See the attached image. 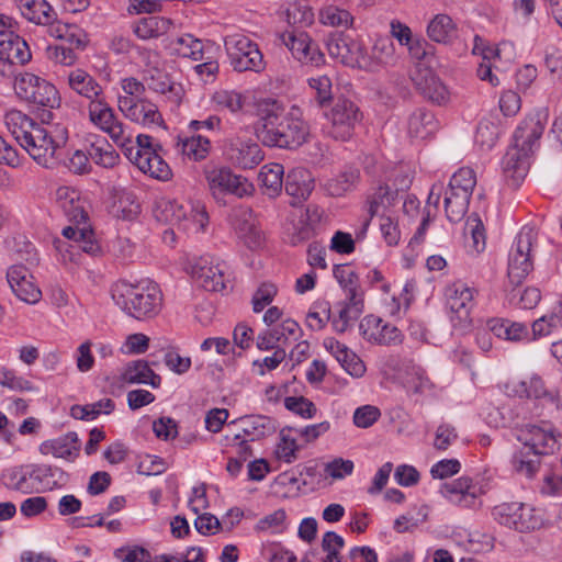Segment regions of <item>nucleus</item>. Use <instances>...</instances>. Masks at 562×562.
I'll list each match as a JSON object with an SVG mask.
<instances>
[{"label": "nucleus", "instance_id": "1", "mask_svg": "<svg viewBox=\"0 0 562 562\" xmlns=\"http://www.w3.org/2000/svg\"><path fill=\"white\" fill-rule=\"evenodd\" d=\"M56 202L72 224L61 231L66 240H54V247L64 260L76 261L80 250L91 256L99 255L101 246L94 232L87 224V201L80 196V192L70 187H59L56 190Z\"/></svg>", "mask_w": 562, "mask_h": 562}, {"label": "nucleus", "instance_id": "2", "mask_svg": "<svg viewBox=\"0 0 562 562\" xmlns=\"http://www.w3.org/2000/svg\"><path fill=\"white\" fill-rule=\"evenodd\" d=\"M4 122L11 135L38 165L46 168L55 165L57 151L68 139L66 127L43 125L18 110L7 112Z\"/></svg>", "mask_w": 562, "mask_h": 562}, {"label": "nucleus", "instance_id": "3", "mask_svg": "<svg viewBox=\"0 0 562 562\" xmlns=\"http://www.w3.org/2000/svg\"><path fill=\"white\" fill-rule=\"evenodd\" d=\"M258 115L260 126L257 136L263 145L295 149L307 140L310 127L299 106L293 105L285 111L278 100L266 99L258 103Z\"/></svg>", "mask_w": 562, "mask_h": 562}, {"label": "nucleus", "instance_id": "4", "mask_svg": "<svg viewBox=\"0 0 562 562\" xmlns=\"http://www.w3.org/2000/svg\"><path fill=\"white\" fill-rule=\"evenodd\" d=\"M116 304L136 319L155 317L162 306V293L157 283H123L113 294Z\"/></svg>", "mask_w": 562, "mask_h": 562}, {"label": "nucleus", "instance_id": "5", "mask_svg": "<svg viewBox=\"0 0 562 562\" xmlns=\"http://www.w3.org/2000/svg\"><path fill=\"white\" fill-rule=\"evenodd\" d=\"M492 517L501 526L518 532L540 529L543 518L539 510L521 502L502 503L492 508Z\"/></svg>", "mask_w": 562, "mask_h": 562}, {"label": "nucleus", "instance_id": "6", "mask_svg": "<svg viewBox=\"0 0 562 562\" xmlns=\"http://www.w3.org/2000/svg\"><path fill=\"white\" fill-rule=\"evenodd\" d=\"M325 117L326 134L336 140L346 142L353 136L356 125L362 120V112L352 100L338 97Z\"/></svg>", "mask_w": 562, "mask_h": 562}, {"label": "nucleus", "instance_id": "7", "mask_svg": "<svg viewBox=\"0 0 562 562\" xmlns=\"http://www.w3.org/2000/svg\"><path fill=\"white\" fill-rule=\"evenodd\" d=\"M231 65L236 71H256L265 68L263 56L258 45L243 34L228 35L224 40Z\"/></svg>", "mask_w": 562, "mask_h": 562}, {"label": "nucleus", "instance_id": "8", "mask_svg": "<svg viewBox=\"0 0 562 562\" xmlns=\"http://www.w3.org/2000/svg\"><path fill=\"white\" fill-rule=\"evenodd\" d=\"M14 90L20 99L38 106L54 109L60 104L56 87L31 72H25L15 80Z\"/></svg>", "mask_w": 562, "mask_h": 562}, {"label": "nucleus", "instance_id": "9", "mask_svg": "<svg viewBox=\"0 0 562 562\" xmlns=\"http://www.w3.org/2000/svg\"><path fill=\"white\" fill-rule=\"evenodd\" d=\"M536 240L533 228L525 226L518 233L514 246L508 256V281L513 285H519L532 270L531 249Z\"/></svg>", "mask_w": 562, "mask_h": 562}, {"label": "nucleus", "instance_id": "10", "mask_svg": "<svg viewBox=\"0 0 562 562\" xmlns=\"http://www.w3.org/2000/svg\"><path fill=\"white\" fill-rule=\"evenodd\" d=\"M206 180L212 195L220 201L225 194L237 198L251 195L255 188L245 177L233 173L228 168L206 171Z\"/></svg>", "mask_w": 562, "mask_h": 562}, {"label": "nucleus", "instance_id": "11", "mask_svg": "<svg viewBox=\"0 0 562 562\" xmlns=\"http://www.w3.org/2000/svg\"><path fill=\"white\" fill-rule=\"evenodd\" d=\"M279 40L300 63L316 67L325 63L324 54L306 32L285 31L279 34Z\"/></svg>", "mask_w": 562, "mask_h": 562}, {"label": "nucleus", "instance_id": "12", "mask_svg": "<svg viewBox=\"0 0 562 562\" xmlns=\"http://www.w3.org/2000/svg\"><path fill=\"white\" fill-rule=\"evenodd\" d=\"M484 493L483 486L474 483L469 476H461L440 487V494L449 503L462 508L480 507V496Z\"/></svg>", "mask_w": 562, "mask_h": 562}, {"label": "nucleus", "instance_id": "13", "mask_svg": "<svg viewBox=\"0 0 562 562\" xmlns=\"http://www.w3.org/2000/svg\"><path fill=\"white\" fill-rule=\"evenodd\" d=\"M32 54L25 40L12 30L0 31V74L5 75L12 65H24Z\"/></svg>", "mask_w": 562, "mask_h": 562}, {"label": "nucleus", "instance_id": "14", "mask_svg": "<svg viewBox=\"0 0 562 562\" xmlns=\"http://www.w3.org/2000/svg\"><path fill=\"white\" fill-rule=\"evenodd\" d=\"M88 112L90 121L95 126L106 133L117 146L123 145L127 126L116 117L104 97L101 100L89 102Z\"/></svg>", "mask_w": 562, "mask_h": 562}, {"label": "nucleus", "instance_id": "15", "mask_svg": "<svg viewBox=\"0 0 562 562\" xmlns=\"http://www.w3.org/2000/svg\"><path fill=\"white\" fill-rule=\"evenodd\" d=\"M518 439L522 443V448L532 452L533 456H548L558 448L554 429L547 423L526 426Z\"/></svg>", "mask_w": 562, "mask_h": 562}, {"label": "nucleus", "instance_id": "16", "mask_svg": "<svg viewBox=\"0 0 562 562\" xmlns=\"http://www.w3.org/2000/svg\"><path fill=\"white\" fill-rule=\"evenodd\" d=\"M232 224L244 245L249 249H258L263 244V234L257 225L251 207L238 205L233 209Z\"/></svg>", "mask_w": 562, "mask_h": 562}, {"label": "nucleus", "instance_id": "17", "mask_svg": "<svg viewBox=\"0 0 562 562\" xmlns=\"http://www.w3.org/2000/svg\"><path fill=\"white\" fill-rule=\"evenodd\" d=\"M547 121V109H540L528 114L517 126L513 144L522 147V150L533 153L538 140L544 132Z\"/></svg>", "mask_w": 562, "mask_h": 562}, {"label": "nucleus", "instance_id": "18", "mask_svg": "<svg viewBox=\"0 0 562 562\" xmlns=\"http://www.w3.org/2000/svg\"><path fill=\"white\" fill-rule=\"evenodd\" d=\"M194 282L211 292H218L225 289L224 269L213 257L202 256L198 258L190 269Z\"/></svg>", "mask_w": 562, "mask_h": 562}, {"label": "nucleus", "instance_id": "19", "mask_svg": "<svg viewBox=\"0 0 562 562\" xmlns=\"http://www.w3.org/2000/svg\"><path fill=\"white\" fill-rule=\"evenodd\" d=\"M117 106L125 117L144 126L161 125L164 122L158 108L144 99L119 97Z\"/></svg>", "mask_w": 562, "mask_h": 562}, {"label": "nucleus", "instance_id": "20", "mask_svg": "<svg viewBox=\"0 0 562 562\" xmlns=\"http://www.w3.org/2000/svg\"><path fill=\"white\" fill-rule=\"evenodd\" d=\"M445 296L451 313L462 322L468 321L474 305V289L462 281H457L446 288Z\"/></svg>", "mask_w": 562, "mask_h": 562}, {"label": "nucleus", "instance_id": "21", "mask_svg": "<svg viewBox=\"0 0 562 562\" xmlns=\"http://www.w3.org/2000/svg\"><path fill=\"white\" fill-rule=\"evenodd\" d=\"M40 452L72 462L80 452L78 435L75 431H69L57 438L45 440L40 445Z\"/></svg>", "mask_w": 562, "mask_h": 562}, {"label": "nucleus", "instance_id": "22", "mask_svg": "<svg viewBox=\"0 0 562 562\" xmlns=\"http://www.w3.org/2000/svg\"><path fill=\"white\" fill-rule=\"evenodd\" d=\"M226 153L229 159L243 169H251L262 160V153L259 145L251 139H232L227 146Z\"/></svg>", "mask_w": 562, "mask_h": 562}, {"label": "nucleus", "instance_id": "23", "mask_svg": "<svg viewBox=\"0 0 562 562\" xmlns=\"http://www.w3.org/2000/svg\"><path fill=\"white\" fill-rule=\"evenodd\" d=\"M288 195L293 198L292 205L304 202L314 190V178L310 170L303 167L291 169L284 180Z\"/></svg>", "mask_w": 562, "mask_h": 562}, {"label": "nucleus", "instance_id": "24", "mask_svg": "<svg viewBox=\"0 0 562 562\" xmlns=\"http://www.w3.org/2000/svg\"><path fill=\"white\" fill-rule=\"evenodd\" d=\"M326 47L330 57L345 65L358 61L361 55L360 45L342 33H330L326 38Z\"/></svg>", "mask_w": 562, "mask_h": 562}, {"label": "nucleus", "instance_id": "25", "mask_svg": "<svg viewBox=\"0 0 562 562\" xmlns=\"http://www.w3.org/2000/svg\"><path fill=\"white\" fill-rule=\"evenodd\" d=\"M68 86L74 92L90 102L101 100L104 97L101 85L89 72L80 68L69 71Z\"/></svg>", "mask_w": 562, "mask_h": 562}, {"label": "nucleus", "instance_id": "26", "mask_svg": "<svg viewBox=\"0 0 562 562\" xmlns=\"http://www.w3.org/2000/svg\"><path fill=\"white\" fill-rule=\"evenodd\" d=\"M413 80L417 90L429 101L436 104H443L449 100L447 87L430 70L419 71Z\"/></svg>", "mask_w": 562, "mask_h": 562}, {"label": "nucleus", "instance_id": "27", "mask_svg": "<svg viewBox=\"0 0 562 562\" xmlns=\"http://www.w3.org/2000/svg\"><path fill=\"white\" fill-rule=\"evenodd\" d=\"M19 10L23 18L37 25L53 26L57 13L46 0H20Z\"/></svg>", "mask_w": 562, "mask_h": 562}, {"label": "nucleus", "instance_id": "28", "mask_svg": "<svg viewBox=\"0 0 562 562\" xmlns=\"http://www.w3.org/2000/svg\"><path fill=\"white\" fill-rule=\"evenodd\" d=\"M531 151L522 150V147L513 144L503 157L502 166L506 177L518 183L525 178L529 168Z\"/></svg>", "mask_w": 562, "mask_h": 562}, {"label": "nucleus", "instance_id": "29", "mask_svg": "<svg viewBox=\"0 0 562 562\" xmlns=\"http://www.w3.org/2000/svg\"><path fill=\"white\" fill-rule=\"evenodd\" d=\"M240 423L244 437L250 441L259 440L276 431V423L271 417L263 415L245 416L233 420L232 424Z\"/></svg>", "mask_w": 562, "mask_h": 562}, {"label": "nucleus", "instance_id": "30", "mask_svg": "<svg viewBox=\"0 0 562 562\" xmlns=\"http://www.w3.org/2000/svg\"><path fill=\"white\" fill-rule=\"evenodd\" d=\"M121 379L127 384H149L153 387H158L161 383L160 375L156 374L145 360L127 363Z\"/></svg>", "mask_w": 562, "mask_h": 562}, {"label": "nucleus", "instance_id": "31", "mask_svg": "<svg viewBox=\"0 0 562 562\" xmlns=\"http://www.w3.org/2000/svg\"><path fill=\"white\" fill-rule=\"evenodd\" d=\"M145 82L148 89L166 94L175 103H179L182 97V87L172 81L168 74L159 70L151 69L148 71V76L145 77Z\"/></svg>", "mask_w": 562, "mask_h": 562}, {"label": "nucleus", "instance_id": "32", "mask_svg": "<svg viewBox=\"0 0 562 562\" xmlns=\"http://www.w3.org/2000/svg\"><path fill=\"white\" fill-rule=\"evenodd\" d=\"M125 157L133 164L143 157V154H149L155 150H162L160 144H154L149 135L138 134L133 139V135L126 131L123 145H119Z\"/></svg>", "mask_w": 562, "mask_h": 562}, {"label": "nucleus", "instance_id": "33", "mask_svg": "<svg viewBox=\"0 0 562 562\" xmlns=\"http://www.w3.org/2000/svg\"><path fill=\"white\" fill-rule=\"evenodd\" d=\"M162 150L150 151L143 154V157L133 162L142 172L149 175L151 178L168 181L172 177V171L169 165L161 156Z\"/></svg>", "mask_w": 562, "mask_h": 562}, {"label": "nucleus", "instance_id": "34", "mask_svg": "<svg viewBox=\"0 0 562 562\" xmlns=\"http://www.w3.org/2000/svg\"><path fill=\"white\" fill-rule=\"evenodd\" d=\"M284 168L281 164L271 162L263 165L259 172L262 193L271 199L277 198L283 188Z\"/></svg>", "mask_w": 562, "mask_h": 562}, {"label": "nucleus", "instance_id": "35", "mask_svg": "<svg viewBox=\"0 0 562 562\" xmlns=\"http://www.w3.org/2000/svg\"><path fill=\"white\" fill-rule=\"evenodd\" d=\"M488 328L498 338L509 341L532 340L528 327L522 323L510 322L504 318H493L488 323Z\"/></svg>", "mask_w": 562, "mask_h": 562}, {"label": "nucleus", "instance_id": "36", "mask_svg": "<svg viewBox=\"0 0 562 562\" xmlns=\"http://www.w3.org/2000/svg\"><path fill=\"white\" fill-rule=\"evenodd\" d=\"M112 198L111 213L115 217L131 221L140 212V206L133 192L115 189Z\"/></svg>", "mask_w": 562, "mask_h": 562}, {"label": "nucleus", "instance_id": "37", "mask_svg": "<svg viewBox=\"0 0 562 562\" xmlns=\"http://www.w3.org/2000/svg\"><path fill=\"white\" fill-rule=\"evenodd\" d=\"M427 35L434 42L448 44L457 37V25L448 14H437L427 25Z\"/></svg>", "mask_w": 562, "mask_h": 562}, {"label": "nucleus", "instance_id": "38", "mask_svg": "<svg viewBox=\"0 0 562 562\" xmlns=\"http://www.w3.org/2000/svg\"><path fill=\"white\" fill-rule=\"evenodd\" d=\"M472 195L462 192V190L450 189L448 186L445 192V211L450 222H460L468 212L470 199Z\"/></svg>", "mask_w": 562, "mask_h": 562}, {"label": "nucleus", "instance_id": "39", "mask_svg": "<svg viewBox=\"0 0 562 562\" xmlns=\"http://www.w3.org/2000/svg\"><path fill=\"white\" fill-rule=\"evenodd\" d=\"M171 26L169 19L149 15L139 19L134 25V33L140 40L157 38L166 34Z\"/></svg>", "mask_w": 562, "mask_h": 562}, {"label": "nucleus", "instance_id": "40", "mask_svg": "<svg viewBox=\"0 0 562 562\" xmlns=\"http://www.w3.org/2000/svg\"><path fill=\"white\" fill-rule=\"evenodd\" d=\"M333 273L339 285L344 289L346 300H363L359 277L349 265H336Z\"/></svg>", "mask_w": 562, "mask_h": 562}, {"label": "nucleus", "instance_id": "41", "mask_svg": "<svg viewBox=\"0 0 562 562\" xmlns=\"http://www.w3.org/2000/svg\"><path fill=\"white\" fill-rule=\"evenodd\" d=\"M437 130V121L434 113L425 109H418L412 113L408 120V133L415 138H427Z\"/></svg>", "mask_w": 562, "mask_h": 562}, {"label": "nucleus", "instance_id": "42", "mask_svg": "<svg viewBox=\"0 0 562 562\" xmlns=\"http://www.w3.org/2000/svg\"><path fill=\"white\" fill-rule=\"evenodd\" d=\"M169 49L171 54L179 57L193 60H201L203 58V43L191 34H183L172 38L169 43Z\"/></svg>", "mask_w": 562, "mask_h": 562}, {"label": "nucleus", "instance_id": "43", "mask_svg": "<svg viewBox=\"0 0 562 562\" xmlns=\"http://www.w3.org/2000/svg\"><path fill=\"white\" fill-rule=\"evenodd\" d=\"M154 215L159 222L181 228L182 222L187 220V209L177 201L161 199L156 203Z\"/></svg>", "mask_w": 562, "mask_h": 562}, {"label": "nucleus", "instance_id": "44", "mask_svg": "<svg viewBox=\"0 0 562 562\" xmlns=\"http://www.w3.org/2000/svg\"><path fill=\"white\" fill-rule=\"evenodd\" d=\"M88 154L94 164L103 168H113L120 160L114 147L103 137H97L91 142Z\"/></svg>", "mask_w": 562, "mask_h": 562}, {"label": "nucleus", "instance_id": "45", "mask_svg": "<svg viewBox=\"0 0 562 562\" xmlns=\"http://www.w3.org/2000/svg\"><path fill=\"white\" fill-rule=\"evenodd\" d=\"M359 180V170L356 168H348L336 177L329 179L325 184V189L331 196H342L347 192L352 191L357 187Z\"/></svg>", "mask_w": 562, "mask_h": 562}, {"label": "nucleus", "instance_id": "46", "mask_svg": "<svg viewBox=\"0 0 562 562\" xmlns=\"http://www.w3.org/2000/svg\"><path fill=\"white\" fill-rule=\"evenodd\" d=\"M178 150L186 157L194 161L205 159L211 149L210 139L201 135L180 138L177 142Z\"/></svg>", "mask_w": 562, "mask_h": 562}, {"label": "nucleus", "instance_id": "47", "mask_svg": "<svg viewBox=\"0 0 562 562\" xmlns=\"http://www.w3.org/2000/svg\"><path fill=\"white\" fill-rule=\"evenodd\" d=\"M370 58L371 63L369 67L372 70L394 64L396 55L392 38L386 36L378 37L372 46Z\"/></svg>", "mask_w": 562, "mask_h": 562}, {"label": "nucleus", "instance_id": "48", "mask_svg": "<svg viewBox=\"0 0 562 562\" xmlns=\"http://www.w3.org/2000/svg\"><path fill=\"white\" fill-rule=\"evenodd\" d=\"M29 476L32 481L40 484L41 490H53L61 484L65 473L59 468L41 464L33 465Z\"/></svg>", "mask_w": 562, "mask_h": 562}, {"label": "nucleus", "instance_id": "49", "mask_svg": "<svg viewBox=\"0 0 562 562\" xmlns=\"http://www.w3.org/2000/svg\"><path fill=\"white\" fill-rule=\"evenodd\" d=\"M562 326V303L553 307L548 315L536 319L531 325V339L536 340L549 336L553 330Z\"/></svg>", "mask_w": 562, "mask_h": 562}, {"label": "nucleus", "instance_id": "50", "mask_svg": "<svg viewBox=\"0 0 562 562\" xmlns=\"http://www.w3.org/2000/svg\"><path fill=\"white\" fill-rule=\"evenodd\" d=\"M363 300H347L339 310L338 317L333 318V327L337 333H345L350 323L362 313Z\"/></svg>", "mask_w": 562, "mask_h": 562}, {"label": "nucleus", "instance_id": "51", "mask_svg": "<svg viewBox=\"0 0 562 562\" xmlns=\"http://www.w3.org/2000/svg\"><path fill=\"white\" fill-rule=\"evenodd\" d=\"M540 458L541 456H533L532 452L521 448L513 457V468L519 475L532 479L540 469Z\"/></svg>", "mask_w": 562, "mask_h": 562}, {"label": "nucleus", "instance_id": "52", "mask_svg": "<svg viewBox=\"0 0 562 562\" xmlns=\"http://www.w3.org/2000/svg\"><path fill=\"white\" fill-rule=\"evenodd\" d=\"M294 427H285L280 431V442L277 446L276 454L279 460L286 463H292L297 459V451L301 446L297 443L296 438L292 435Z\"/></svg>", "mask_w": 562, "mask_h": 562}, {"label": "nucleus", "instance_id": "53", "mask_svg": "<svg viewBox=\"0 0 562 562\" xmlns=\"http://www.w3.org/2000/svg\"><path fill=\"white\" fill-rule=\"evenodd\" d=\"M319 21L327 26L348 29L352 25L353 16L345 9L327 5L319 11Z\"/></svg>", "mask_w": 562, "mask_h": 562}, {"label": "nucleus", "instance_id": "54", "mask_svg": "<svg viewBox=\"0 0 562 562\" xmlns=\"http://www.w3.org/2000/svg\"><path fill=\"white\" fill-rule=\"evenodd\" d=\"M50 34L56 38L64 40L70 46L83 48L86 46V34L76 25L56 23L50 29Z\"/></svg>", "mask_w": 562, "mask_h": 562}, {"label": "nucleus", "instance_id": "55", "mask_svg": "<svg viewBox=\"0 0 562 562\" xmlns=\"http://www.w3.org/2000/svg\"><path fill=\"white\" fill-rule=\"evenodd\" d=\"M246 98L235 90H218L215 91L212 95V102L220 110H227L232 113L239 112L244 104Z\"/></svg>", "mask_w": 562, "mask_h": 562}, {"label": "nucleus", "instance_id": "56", "mask_svg": "<svg viewBox=\"0 0 562 562\" xmlns=\"http://www.w3.org/2000/svg\"><path fill=\"white\" fill-rule=\"evenodd\" d=\"M285 20L291 26L305 27L314 22V13L307 4L293 2L285 10Z\"/></svg>", "mask_w": 562, "mask_h": 562}, {"label": "nucleus", "instance_id": "57", "mask_svg": "<svg viewBox=\"0 0 562 562\" xmlns=\"http://www.w3.org/2000/svg\"><path fill=\"white\" fill-rule=\"evenodd\" d=\"M29 472L20 468L8 469L2 473V482L9 490L31 493L33 487L30 485Z\"/></svg>", "mask_w": 562, "mask_h": 562}, {"label": "nucleus", "instance_id": "58", "mask_svg": "<svg viewBox=\"0 0 562 562\" xmlns=\"http://www.w3.org/2000/svg\"><path fill=\"white\" fill-rule=\"evenodd\" d=\"M307 85L313 91L314 99L319 106L326 105L333 99V83L328 76L311 77L307 79Z\"/></svg>", "mask_w": 562, "mask_h": 562}, {"label": "nucleus", "instance_id": "59", "mask_svg": "<svg viewBox=\"0 0 562 562\" xmlns=\"http://www.w3.org/2000/svg\"><path fill=\"white\" fill-rule=\"evenodd\" d=\"M510 304L524 310H531L538 305L541 300L540 290L537 288H526L521 293L513 288L508 293Z\"/></svg>", "mask_w": 562, "mask_h": 562}, {"label": "nucleus", "instance_id": "60", "mask_svg": "<svg viewBox=\"0 0 562 562\" xmlns=\"http://www.w3.org/2000/svg\"><path fill=\"white\" fill-rule=\"evenodd\" d=\"M501 131L498 126L488 120H482L476 128L475 142L483 149H491L497 142Z\"/></svg>", "mask_w": 562, "mask_h": 562}, {"label": "nucleus", "instance_id": "61", "mask_svg": "<svg viewBox=\"0 0 562 562\" xmlns=\"http://www.w3.org/2000/svg\"><path fill=\"white\" fill-rule=\"evenodd\" d=\"M396 196V192L389 186H380L368 200L370 218L379 212L380 207L392 205Z\"/></svg>", "mask_w": 562, "mask_h": 562}, {"label": "nucleus", "instance_id": "62", "mask_svg": "<svg viewBox=\"0 0 562 562\" xmlns=\"http://www.w3.org/2000/svg\"><path fill=\"white\" fill-rule=\"evenodd\" d=\"M345 546V540L335 531H327L322 539V549L327 553L323 562H342L339 555L340 550Z\"/></svg>", "mask_w": 562, "mask_h": 562}, {"label": "nucleus", "instance_id": "63", "mask_svg": "<svg viewBox=\"0 0 562 562\" xmlns=\"http://www.w3.org/2000/svg\"><path fill=\"white\" fill-rule=\"evenodd\" d=\"M476 184V177L473 169L469 167H462L456 171L450 181V189L462 190V192L472 195L473 189Z\"/></svg>", "mask_w": 562, "mask_h": 562}, {"label": "nucleus", "instance_id": "64", "mask_svg": "<svg viewBox=\"0 0 562 562\" xmlns=\"http://www.w3.org/2000/svg\"><path fill=\"white\" fill-rule=\"evenodd\" d=\"M284 406L302 418H313L317 413L315 404L304 396H288L284 398Z\"/></svg>", "mask_w": 562, "mask_h": 562}]
</instances>
